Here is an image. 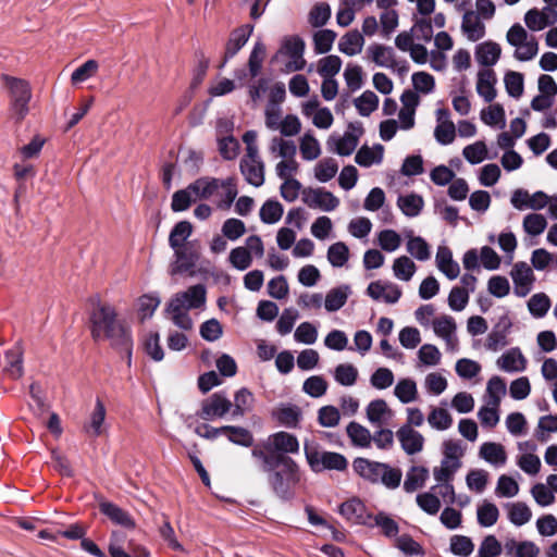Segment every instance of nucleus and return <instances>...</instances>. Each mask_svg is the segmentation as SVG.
Here are the masks:
<instances>
[{"instance_id":"nucleus-48","label":"nucleus","mask_w":557,"mask_h":557,"mask_svg":"<svg viewBox=\"0 0 557 557\" xmlns=\"http://www.w3.org/2000/svg\"><path fill=\"white\" fill-rule=\"evenodd\" d=\"M509 521L516 527L528 523L532 518V511L525 503H509L506 506Z\"/></svg>"},{"instance_id":"nucleus-58","label":"nucleus","mask_w":557,"mask_h":557,"mask_svg":"<svg viewBox=\"0 0 557 557\" xmlns=\"http://www.w3.org/2000/svg\"><path fill=\"white\" fill-rule=\"evenodd\" d=\"M336 33L332 29H320L313 35L314 51L318 54L327 53L336 39Z\"/></svg>"},{"instance_id":"nucleus-10","label":"nucleus","mask_w":557,"mask_h":557,"mask_svg":"<svg viewBox=\"0 0 557 557\" xmlns=\"http://www.w3.org/2000/svg\"><path fill=\"white\" fill-rule=\"evenodd\" d=\"M302 201L312 209H321L322 211H333L339 200L331 191L323 188H306L302 190Z\"/></svg>"},{"instance_id":"nucleus-27","label":"nucleus","mask_w":557,"mask_h":557,"mask_svg":"<svg viewBox=\"0 0 557 557\" xmlns=\"http://www.w3.org/2000/svg\"><path fill=\"white\" fill-rule=\"evenodd\" d=\"M496 75L493 70L484 69L478 72L476 92L485 102H492L496 97Z\"/></svg>"},{"instance_id":"nucleus-51","label":"nucleus","mask_w":557,"mask_h":557,"mask_svg":"<svg viewBox=\"0 0 557 557\" xmlns=\"http://www.w3.org/2000/svg\"><path fill=\"white\" fill-rule=\"evenodd\" d=\"M506 394V383L498 376L490 379L486 386V403L491 406H499L502 397Z\"/></svg>"},{"instance_id":"nucleus-57","label":"nucleus","mask_w":557,"mask_h":557,"mask_svg":"<svg viewBox=\"0 0 557 557\" xmlns=\"http://www.w3.org/2000/svg\"><path fill=\"white\" fill-rule=\"evenodd\" d=\"M358 113L362 116H369L379 107V97L371 90H366L354 101Z\"/></svg>"},{"instance_id":"nucleus-1","label":"nucleus","mask_w":557,"mask_h":557,"mask_svg":"<svg viewBox=\"0 0 557 557\" xmlns=\"http://www.w3.org/2000/svg\"><path fill=\"white\" fill-rule=\"evenodd\" d=\"M90 331L95 341L108 339L112 347L127 357L131 364L133 341L127 327L116 319V312L110 305L99 304L90 313Z\"/></svg>"},{"instance_id":"nucleus-16","label":"nucleus","mask_w":557,"mask_h":557,"mask_svg":"<svg viewBox=\"0 0 557 557\" xmlns=\"http://www.w3.org/2000/svg\"><path fill=\"white\" fill-rule=\"evenodd\" d=\"M512 326V322L508 315H502L497 323L493 326L492 331L488 333L485 342V348L490 351H498L508 345V334L510 333V329Z\"/></svg>"},{"instance_id":"nucleus-24","label":"nucleus","mask_w":557,"mask_h":557,"mask_svg":"<svg viewBox=\"0 0 557 557\" xmlns=\"http://www.w3.org/2000/svg\"><path fill=\"white\" fill-rule=\"evenodd\" d=\"M458 470V467L449 463L447 460H441L440 467H435L433 469V475L437 485L433 486L431 490L434 491L437 486H441L444 490L449 491L451 494V502L455 500V491L451 481Z\"/></svg>"},{"instance_id":"nucleus-41","label":"nucleus","mask_w":557,"mask_h":557,"mask_svg":"<svg viewBox=\"0 0 557 557\" xmlns=\"http://www.w3.org/2000/svg\"><path fill=\"white\" fill-rule=\"evenodd\" d=\"M364 45V38L358 30H351L345 34L339 42L338 50L347 55H356L361 52Z\"/></svg>"},{"instance_id":"nucleus-35","label":"nucleus","mask_w":557,"mask_h":557,"mask_svg":"<svg viewBox=\"0 0 557 557\" xmlns=\"http://www.w3.org/2000/svg\"><path fill=\"white\" fill-rule=\"evenodd\" d=\"M408 238L406 249L418 261H426L431 258V248L424 238L413 236L412 231L406 233Z\"/></svg>"},{"instance_id":"nucleus-2","label":"nucleus","mask_w":557,"mask_h":557,"mask_svg":"<svg viewBox=\"0 0 557 557\" xmlns=\"http://www.w3.org/2000/svg\"><path fill=\"white\" fill-rule=\"evenodd\" d=\"M268 484L272 493L283 502H290L296 496L302 473L299 465L289 456H282L272 470L267 472Z\"/></svg>"},{"instance_id":"nucleus-15","label":"nucleus","mask_w":557,"mask_h":557,"mask_svg":"<svg viewBox=\"0 0 557 557\" xmlns=\"http://www.w3.org/2000/svg\"><path fill=\"white\" fill-rule=\"evenodd\" d=\"M339 513L350 523L372 527V515L359 498H350L339 506Z\"/></svg>"},{"instance_id":"nucleus-20","label":"nucleus","mask_w":557,"mask_h":557,"mask_svg":"<svg viewBox=\"0 0 557 557\" xmlns=\"http://www.w3.org/2000/svg\"><path fill=\"white\" fill-rule=\"evenodd\" d=\"M252 25H243L231 33L226 42L224 58L220 65L221 67L225 66L228 60L234 58L236 53L246 45L250 35L252 34Z\"/></svg>"},{"instance_id":"nucleus-55","label":"nucleus","mask_w":557,"mask_h":557,"mask_svg":"<svg viewBox=\"0 0 557 557\" xmlns=\"http://www.w3.org/2000/svg\"><path fill=\"white\" fill-rule=\"evenodd\" d=\"M342 67V60L338 55L331 54L318 61L317 72L323 78H334Z\"/></svg>"},{"instance_id":"nucleus-11","label":"nucleus","mask_w":557,"mask_h":557,"mask_svg":"<svg viewBox=\"0 0 557 557\" xmlns=\"http://www.w3.org/2000/svg\"><path fill=\"white\" fill-rule=\"evenodd\" d=\"M265 448L269 453L288 456L299 453V442L295 435L280 431L268 437Z\"/></svg>"},{"instance_id":"nucleus-33","label":"nucleus","mask_w":557,"mask_h":557,"mask_svg":"<svg viewBox=\"0 0 557 557\" xmlns=\"http://www.w3.org/2000/svg\"><path fill=\"white\" fill-rule=\"evenodd\" d=\"M502 53L500 46L494 41H484L475 48V59L483 66H492L497 63Z\"/></svg>"},{"instance_id":"nucleus-22","label":"nucleus","mask_w":557,"mask_h":557,"mask_svg":"<svg viewBox=\"0 0 557 557\" xmlns=\"http://www.w3.org/2000/svg\"><path fill=\"white\" fill-rule=\"evenodd\" d=\"M435 262L437 269L450 281L457 278L460 274V267L453 259V252L447 246H438Z\"/></svg>"},{"instance_id":"nucleus-17","label":"nucleus","mask_w":557,"mask_h":557,"mask_svg":"<svg viewBox=\"0 0 557 557\" xmlns=\"http://www.w3.org/2000/svg\"><path fill=\"white\" fill-rule=\"evenodd\" d=\"M396 437L401 449L409 456L417 455L423 450L424 436L419 431L409 428V425H401L396 432Z\"/></svg>"},{"instance_id":"nucleus-50","label":"nucleus","mask_w":557,"mask_h":557,"mask_svg":"<svg viewBox=\"0 0 557 557\" xmlns=\"http://www.w3.org/2000/svg\"><path fill=\"white\" fill-rule=\"evenodd\" d=\"M193 233V225L188 221H181L174 225L169 236V245L171 248L186 246L185 242Z\"/></svg>"},{"instance_id":"nucleus-19","label":"nucleus","mask_w":557,"mask_h":557,"mask_svg":"<svg viewBox=\"0 0 557 557\" xmlns=\"http://www.w3.org/2000/svg\"><path fill=\"white\" fill-rule=\"evenodd\" d=\"M524 23L533 32L542 30L557 23V11L549 7L542 10L531 9L524 15Z\"/></svg>"},{"instance_id":"nucleus-23","label":"nucleus","mask_w":557,"mask_h":557,"mask_svg":"<svg viewBox=\"0 0 557 557\" xmlns=\"http://www.w3.org/2000/svg\"><path fill=\"white\" fill-rule=\"evenodd\" d=\"M273 418L283 426L295 429L302 418V412L297 405L282 403L273 410Z\"/></svg>"},{"instance_id":"nucleus-42","label":"nucleus","mask_w":557,"mask_h":557,"mask_svg":"<svg viewBox=\"0 0 557 557\" xmlns=\"http://www.w3.org/2000/svg\"><path fill=\"white\" fill-rule=\"evenodd\" d=\"M394 395L401 404H410L418 399L417 383L409 377L400 379L394 388Z\"/></svg>"},{"instance_id":"nucleus-18","label":"nucleus","mask_w":557,"mask_h":557,"mask_svg":"<svg viewBox=\"0 0 557 557\" xmlns=\"http://www.w3.org/2000/svg\"><path fill=\"white\" fill-rule=\"evenodd\" d=\"M367 295L376 301H384L386 304H396L400 296V288L391 282L375 281L371 282L367 288Z\"/></svg>"},{"instance_id":"nucleus-44","label":"nucleus","mask_w":557,"mask_h":557,"mask_svg":"<svg viewBox=\"0 0 557 557\" xmlns=\"http://www.w3.org/2000/svg\"><path fill=\"white\" fill-rule=\"evenodd\" d=\"M429 425L436 431H446L453 425V417L443 407H431L428 414Z\"/></svg>"},{"instance_id":"nucleus-53","label":"nucleus","mask_w":557,"mask_h":557,"mask_svg":"<svg viewBox=\"0 0 557 557\" xmlns=\"http://www.w3.org/2000/svg\"><path fill=\"white\" fill-rule=\"evenodd\" d=\"M417 267L414 262L407 256H400L394 260L393 273L400 281L408 282L416 273Z\"/></svg>"},{"instance_id":"nucleus-3","label":"nucleus","mask_w":557,"mask_h":557,"mask_svg":"<svg viewBox=\"0 0 557 557\" xmlns=\"http://www.w3.org/2000/svg\"><path fill=\"white\" fill-rule=\"evenodd\" d=\"M3 83L9 91V114L15 123H21L30 111L32 87L25 79L4 75Z\"/></svg>"},{"instance_id":"nucleus-54","label":"nucleus","mask_w":557,"mask_h":557,"mask_svg":"<svg viewBox=\"0 0 557 557\" xmlns=\"http://www.w3.org/2000/svg\"><path fill=\"white\" fill-rule=\"evenodd\" d=\"M283 206L275 199H268L261 207L259 215L263 223L274 224L283 215Z\"/></svg>"},{"instance_id":"nucleus-4","label":"nucleus","mask_w":557,"mask_h":557,"mask_svg":"<svg viewBox=\"0 0 557 557\" xmlns=\"http://www.w3.org/2000/svg\"><path fill=\"white\" fill-rule=\"evenodd\" d=\"M352 467L364 480L372 483H382L384 486L392 490L399 486L403 476L399 469L367 458H356Z\"/></svg>"},{"instance_id":"nucleus-9","label":"nucleus","mask_w":557,"mask_h":557,"mask_svg":"<svg viewBox=\"0 0 557 557\" xmlns=\"http://www.w3.org/2000/svg\"><path fill=\"white\" fill-rule=\"evenodd\" d=\"M232 407L233 403L223 393H214L201 403L198 417L207 421L220 419L228 413Z\"/></svg>"},{"instance_id":"nucleus-34","label":"nucleus","mask_w":557,"mask_h":557,"mask_svg":"<svg viewBox=\"0 0 557 557\" xmlns=\"http://www.w3.org/2000/svg\"><path fill=\"white\" fill-rule=\"evenodd\" d=\"M371 60L381 67L395 69L397 65L395 52L392 47L372 45L368 48Z\"/></svg>"},{"instance_id":"nucleus-60","label":"nucleus","mask_w":557,"mask_h":557,"mask_svg":"<svg viewBox=\"0 0 557 557\" xmlns=\"http://www.w3.org/2000/svg\"><path fill=\"white\" fill-rule=\"evenodd\" d=\"M478 523L481 527L488 528L494 525L499 517V511L496 505L490 502H484L476 510Z\"/></svg>"},{"instance_id":"nucleus-21","label":"nucleus","mask_w":557,"mask_h":557,"mask_svg":"<svg viewBox=\"0 0 557 557\" xmlns=\"http://www.w3.org/2000/svg\"><path fill=\"white\" fill-rule=\"evenodd\" d=\"M107 410L100 398L96 399L95 408L89 416L88 421L83 425V431L91 436L98 437L106 431L104 420Z\"/></svg>"},{"instance_id":"nucleus-61","label":"nucleus","mask_w":557,"mask_h":557,"mask_svg":"<svg viewBox=\"0 0 557 557\" xmlns=\"http://www.w3.org/2000/svg\"><path fill=\"white\" fill-rule=\"evenodd\" d=\"M449 548L454 555L469 557L474 550V543L469 536L456 534L449 540Z\"/></svg>"},{"instance_id":"nucleus-59","label":"nucleus","mask_w":557,"mask_h":557,"mask_svg":"<svg viewBox=\"0 0 557 557\" xmlns=\"http://www.w3.org/2000/svg\"><path fill=\"white\" fill-rule=\"evenodd\" d=\"M547 226V220L543 214L529 213L523 218V231L531 236L541 235Z\"/></svg>"},{"instance_id":"nucleus-63","label":"nucleus","mask_w":557,"mask_h":557,"mask_svg":"<svg viewBox=\"0 0 557 557\" xmlns=\"http://www.w3.org/2000/svg\"><path fill=\"white\" fill-rule=\"evenodd\" d=\"M349 259V249L343 242L331 245L327 249V260L334 268H342Z\"/></svg>"},{"instance_id":"nucleus-45","label":"nucleus","mask_w":557,"mask_h":557,"mask_svg":"<svg viewBox=\"0 0 557 557\" xmlns=\"http://www.w3.org/2000/svg\"><path fill=\"white\" fill-rule=\"evenodd\" d=\"M223 180L212 177H200L191 183L198 199H208L219 194Z\"/></svg>"},{"instance_id":"nucleus-8","label":"nucleus","mask_w":557,"mask_h":557,"mask_svg":"<svg viewBox=\"0 0 557 557\" xmlns=\"http://www.w3.org/2000/svg\"><path fill=\"white\" fill-rule=\"evenodd\" d=\"M304 51L305 42L298 36L288 37L283 41L278 54H284L289 58L284 69L286 73L301 71L305 67L306 61L304 59Z\"/></svg>"},{"instance_id":"nucleus-38","label":"nucleus","mask_w":557,"mask_h":557,"mask_svg":"<svg viewBox=\"0 0 557 557\" xmlns=\"http://www.w3.org/2000/svg\"><path fill=\"white\" fill-rule=\"evenodd\" d=\"M397 206L406 216L414 218L421 213L424 201L420 195L411 193L398 196Z\"/></svg>"},{"instance_id":"nucleus-12","label":"nucleus","mask_w":557,"mask_h":557,"mask_svg":"<svg viewBox=\"0 0 557 557\" xmlns=\"http://www.w3.org/2000/svg\"><path fill=\"white\" fill-rule=\"evenodd\" d=\"M206 287L202 284L190 286L184 292L176 293L169 304L176 305L185 310L199 309L206 304Z\"/></svg>"},{"instance_id":"nucleus-56","label":"nucleus","mask_w":557,"mask_h":557,"mask_svg":"<svg viewBox=\"0 0 557 557\" xmlns=\"http://www.w3.org/2000/svg\"><path fill=\"white\" fill-rule=\"evenodd\" d=\"M550 308V299L544 293H537L531 296L528 301V309L532 317L541 319L546 315Z\"/></svg>"},{"instance_id":"nucleus-13","label":"nucleus","mask_w":557,"mask_h":557,"mask_svg":"<svg viewBox=\"0 0 557 557\" xmlns=\"http://www.w3.org/2000/svg\"><path fill=\"white\" fill-rule=\"evenodd\" d=\"M510 276L513 282V294L520 298L530 294L535 281L532 269L525 262H517L511 271Z\"/></svg>"},{"instance_id":"nucleus-6","label":"nucleus","mask_w":557,"mask_h":557,"mask_svg":"<svg viewBox=\"0 0 557 557\" xmlns=\"http://www.w3.org/2000/svg\"><path fill=\"white\" fill-rule=\"evenodd\" d=\"M362 134L363 128L360 123H350L343 135L332 134L329 137L327 149L338 156H350L357 148Z\"/></svg>"},{"instance_id":"nucleus-29","label":"nucleus","mask_w":557,"mask_h":557,"mask_svg":"<svg viewBox=\"0 0 557 557\" xmlns=\"http://www.w3.org/2000/svg\"><path fill=\"white\" fill-rule=\"evenodd\" d=\"M479 456L495 468L503 467L507 461L505 447L494 442L483 443Z\"/></svg>"},{"instance_id":"nucleus-30","label":"nucleus","mask_w":557,"mask_h":557,"mask_svg":"<svg viewBox=\"0 0 557 557\" xmlns=\"http://www.w3.org/2000/svg\"><path fill=\"white\" fill-rule=\"evenodd\" d=\"M527 360L519 348H511L497 360V366L505 372H521L525 369Z\"/></svg>"},{"instance_id":"nucleus-36","label":"nucleus","mask_w":557,"mask_h":557,"mask_svg":"<svg viewBox=\"0 0 557 557\" xmlns=\"http://www.w3.org/2000/svg\"><path fill=\"white\" fill-rule=\"evenodd\" d=\"M384 148L382 145H374L372 148L362 146L356 153L355 161L358 165L370 168L383 161Z\"/></svg>"},{"instance_id":"nucleus-62","label":"nucleus","mask_w":557,"mask_h":557,"mask_svg":"<svg viewBox=\"0 0 557 557\" xmlns=\"http://www.w3.org/2000/svg\"><path fill=\"white\" fill-rule=\"evenodd\" d=\"M338 171L337 162L332 158L319 161L314 168V176L321 183L331 181Z\"/></svg>"},{"instance_id":"nucleus-37","label":"nucleus","mask_w":557,"mask_h":557,"mask_svg":"<svg viewBox=\"0 0 557 557\" xmlns=\"http://www.w3.org/2000/svg\"><path fill=\"white\" fill-rule=\"evenodd\" d=\"M350 295V287L342 285L327 292L324 298V307L329 312H335L343 308Z\"/></svg>"},{"instance_id":"nucleus-43","label":"nucleus","mask_w":557,"mask_h":557,"mask_svg":"<svg viewBox=\"0 0 557 557\" xmlns=\"http://www.w3.org/2000/svg\"><path fill=\"white\" fill-rule=\"evenodd\" d=\"M346 433L354 446L361 448L370 447L372 435L370 431L360 423L351 421L346 428Z\"/></svg>"},{"instance_id":"nucleus-46","label":"nucleus","mask_w":557,"mask_h":557,"mask_svg":"<svg viewBox=\"0 0 557 557\" xmlns=\"http://www.w3.org/2000/svg\"><path fill=\"white\" fill-rule=\"evenodd\" d=\"M165 313L169 315L175 326L182 331H191L194 327L193 319L187 310L178 308L176 302L174 305L166 304Z\"/></svg>"},{"instance_id":"nucleus-26","label":"nucleus","mask_w":557,"mask_h":557,"mask_svg":"<svg viewBox=\"0 0 557 557\" xmlns=\"http://www.w3.org/2000/svg\"><path fill=\"white\" fill-rule=\"evenodd\" d=\"M504 549L507 557H537L540 547L532 541H517L507 539L504 543Z\"/></svg>"},{"instance_id":"nucleus-40","label":"nucleus","mask_w":557,"mask_h":557,"mask_svg":"<svg viewBox=\"0 0 557 557\" xmlns=\"http://www.w3.org/2000/svg\"><path fill=\"white\" fill-rule=\"evenodd\" d=\"M428 479V468L423 466H412L406 473V479L404 481V490L407 493H412L418 488L423 487Z\"/></svg>"},{"instance_id":"nucleus-49","label":"nucleus","mask_w":557,"mask_h":557,"mask_svg":"<svg viewBox=\"0 0 557 557\" xmlns=\"http://www.w3.org/2000/svg\"><path fill=\"white\" fill-rule=\"evenodd\" d=\"M299 150L306 161H313L321 154L320 143L311 133H306L300 138Z\"/></svg>"},{"instance_id":"nucleus-28","label":"nucleus","mask_w":557,"mask_h":557,"mask_svg":"<svg viewBox=\"0 0 557 557\" xmlns=\"http://www.w3.org/2000/svg\"><path fill=\"white\" fill-rule=\"evenodd\" d=\"M366 413L369 422L375 426H382L393 417V411L388 408L384 399L370 401L367 406Z\"/></svg>"},{"instance_id":"nucleus-31","label":"nucleus","mask_w":557,"mask_h":557,"mask_svg":"<svg viewBox=\"0 0 557 557\" xmlns=\"http://www.w3.org/2000/svg\"><path fill=\"white\" fill-rule=\"evenodd\" d=\"M461 29L471 41H478L485 35L484 24L480 21V16L472 10L465 12Z\"/></svg>"},{"instance_id":"nucleus-52","label":"nucleus","mask_w":557,"mask_h":557,"mask_svg":"<svg viewBox=\"0 0 557 557\" xmlns=\"http://www.w3.org/2000/svg\"><path fill=\"white\" fill-rule=\"evenodd\" d=\"M462 156L470 164H479L486 159L494 158L488 156L487 147L483 140L466 146L462 150Z\"/></svg>"},{"instance_id":"nucleus-5","label":"nucleus","mask_w":557,"mask_h":557,"mask_svg":"<svg viewBox=\"0 0 557 557\" xmlns=\"http://www.w3.org/2000/svg\"><path fill=\"white\" fill-rule=\"evenodd\" d=\"M304 451L306 460L313 472L324 470L344 471L347 468V459L339 453L321 449L314 443H305Z\"/></svg>"},{"instance_id":"nucleus-64","label":"nucleus","mask_w":557,"mask_h":557,"mask_svg":"<svg viewBox=\"0 0 557 557\" xmlns=\"http://www.w3.org/2000/svg\"><path fill=\"white\" fill-rule=\"evenodd\" d=\"M503 547L495 535H486L480 543L476 557H498Z\"/></svg>"},{"instance_id":"nucleus-14","label":"nucleus","mask_w":557,"mask_h":557,"mask_svg":"<svg viewBox=\"0 0 557 557\" xmlns=\"http://www.w3.org/2000/svg\"><path fill=\"white\" fill-rule=\"evenodd\" d=\"M174 250V261L170 265V274H184L193 275L195 267L198 261V253L188 246L172 248Z\"/></svg>"},{"instance_id":"nucleus-47","label":"nucleus","mask_w":557,"mask_h":557,"mask_svg":"<svg viewBox=\"0 0 557 557\" xmlns=\"http://www.w3.org/2000/svg\"><path fill=\"white\" fill-rule=\"evenodd\" d=\"M198 197L191 184L186 188L175 191L172 196L171 209L174 212L186 211Z\"/></svg>"},{"instance_id":"nucleus-7","label":"nucleus","mask_w":557,"mask_h":557,"mask_svg":"<svg viewBox=\"0 0 557 557\" xmlns=\"http://www.w3.org/2000/svg\"><path fill=\"white\" fill-rule=\"evenodd\" d=\"M548 202L549 196L542 190L530 194L527 189L518 188L512 191L510 197L511 206L519 211H539L547 207Z\"/></svg>"},{"instance_id":"nucleus-32","label":"nucleus","mask_w":557,"mask_h":557,"mask_svg":"<svg viewBox=\"0 0 557 557\" xmlns=\"http://www.w3.org/2000/svg\"><path fill=\"white\" fill-rule=\"evenodd\" d=\"M99 508L100 511L115 524H119L126 529L135 528V522L131 515L121 507L116 506L115 504L110 502H102L100 503Z\"/></svg>"},{"instance_id":"nucleus-39","label":"nucleus","mask_w":557,"mask_h":557,"mask_svg":"<svg viewBox=\"0 0 557 557\" xmlns=\"http://www.w3.org/2000/svg\"><path fill=\"white\" fill-rule=\"evenodd\" d=\"M253 395L252 393L243 387L235 393L234 403L231 411L233 419L242 418L252 409Z\"/></svg>"},{"instance_id":"nucleus-25","label":"nucleus","mask_w":557,"mask_h":557,"mask_svg":"<svg viewBox=\"0 0 557 557\" xmlns=\"http://www.w3.org/2000/svg\"><path fill=\"white\" fill-rule=\"evenodd\" d=\"M239 169L245 181L255 186L260 187L264 183V164L261 160L242 159Z\"/></svg>"}]
</instances>
